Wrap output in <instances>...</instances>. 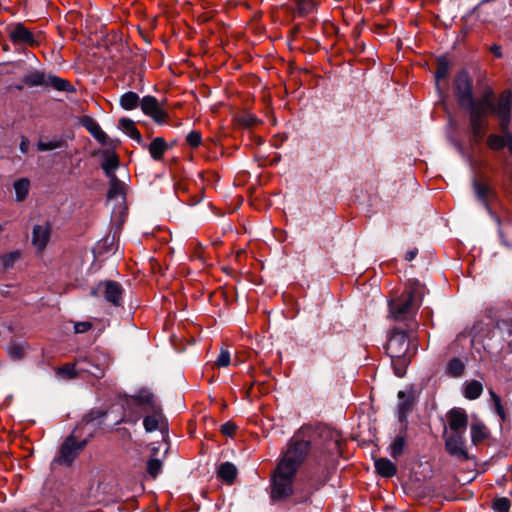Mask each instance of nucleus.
Returning <instances> with one entry per match:
<instances>
[{
	"label": "nucleus",
	"mask_w": 512,
	"mask_h": 512,
	"mask_svg": "<svg viewBox=\"0 0 512 512\" xmlns=\"http://www.w3.org/2000/svg\"><path fill=\"white\" fill-rule=\"evenodd\" d=\"M309 432L302 428L290 439L273 474L272 498L281 499L292 493L294 476L310 450Z\"/></svg>",
	"instance_id": "nucleus-1"
},
{
	"label": "nucleus",
	"mask_w": 512,
	"mask_h": 512,
	"mask_svg": "<svg viewBox=\"0 0 512 512\" xmlns=\"http://www.w3.org/2000/svg\"><path fill=\"white\" fill-rule=\"evenodd\" d=\"M512 107V95L509 91H503L497 102L491 90H487L478 99H472L463 109L469 111L472 133L476 139H481L486 129L485 117L489 114L496 116L500 121V127L508 134Z\"/></svg>",
	"instance_id": "nucleus-2"
},
{
	"label": "nucleus",
	"mask_w": 512,
	"mask_h": 512,
	"mask_svg": "<svg viewBox=\"0 0 512 512\" xmlns=\"http://www.w3.org/2000/svg\"><path fill=\"white\" fill-rule=\"evenodd\" d=\"M424 294L423 286L417 281L409 282L400 297L389 302L391 317L404 321L415 316Z\"/></svg>",
	"instance_id": "nucleus-3"
},
{
	"label": "nucleus",
	"mask_w": 512,
	"mask_h": 512,
	"mask_svg": "<svg viewBox=\"0 0 512 512\" xmlns=\"http://www.w3.org/2000/svg\"><path fill=\"white\" fill-rule=\"evenodd\" d=\"M139 408L144 412L151 411V415H147L144 418L143 425L147 432H153L160 428L164 419L160 412V408L154 403V396L151 393H145L139 396L132 397L125 403V410L128 411L131 408Z\"/></svg>",
	"instance_id": "nucleus-4"
},
{
	"label": "nucleus",
	"mask_w": 512,
	"mask_h": 512,
	"mask_svg": "<svg viewBox=\"0 0 512 512\" xmlns=\"http://www.w3.org/2000/svg\"><path fill=\"white\" fill-rule=\"evenodd\" d=\"M386 352L392 359H398L402 365H408L411 355L407 334L398 329L392 330L387 341Z\"/></svg>",
	"instance_id": "nucleus-5"
},
{
	"label": "nucleus",
	"mask_w": 512,
	"mask_h": 512,
	"mask_svg": "<svg viewBox=\"0 0 512 512\" xmlns=\"http://www.w3.org/2000/svg\"><path fill=\"white\" fill-rule=\"evenodd\" d=\"M23 83L28 87L45 86L57 91H73L69 81L53 74H45L42 71H31L23 77Z\"/></svg>",
	"instance_id": "nucleus-6"
},
{
	"label": "nucleus",
	"mask_w": 512,
	"mask_h": 512,
	"mask_svg": "<svg viewBox=\"0 0 512 512\" xmlns=\"http://www.w3.org/2000/svg\"><path fill=\"white\" fill-rule=\"evenodd\" d=\"M86 443V440L77 441L73 435L67 437L60 447L59 455L53 460L51 464L52 467L56 465L71 466L73 461L86 446Z\"/></svg>",
	"instance_id": "nucleus-7"
},
{
	"label": "nucleus",
	"mask_w": 512,
	"mask_h": 512,
	"mask_svg": "<svg viewBox=\"0 0 512 512\" xmlns=\"http://www.w3.org/2000/svg\"><path fill=\"white\" fill-rule=\"evenodd\" d=\"M8 35L14 45L34 47L39 44L36 36L20 23L10 26Z\"/></svg>",
	"instance_id": "nucleus-8"
},
{
	"label": "nucleus",
	"mask_w": 512,
	"mask_h": 512,
	"mask_svg": "<svg viewBox=\"0 0 512 512\" xmlns=\"http://www.w3.org/2000/svg\"><path fill=\"white\" fill-rule=\"evenodd\" d=\"M454 91L461 108H464L473 99L472 84L467 73L461 72L456 76Z\"/></svg>",
	"instance_id": "nucleus-9"
},
{
	"label": "nucleus",
	"mask_w": 512,
	"mask_h": 512,
	"mask_svg": "<svg viewBox=\"0 0 512 512\" xmlns=\"http://www.w3.org/2000/svg\"><path fill=\"white\" fill-rule=\"evenodd\" d=\"M445 447L447 452L460 460L468 458L465 449V433H444Z\"/></svg>",
	"instance_id": "nucleus-10"
},
{
	"label": "nucleus",
	"mask_w": 512,
	"mask_h": 512,
	"mask_svg": "<svg viewBox=\"0 0 512 512\" xmlns=\"http://www.w3.org/2000/svg\"><path fill=\"white\" fill-rule=\"evenodd\" d=\"M58 372L68 378H74L79 372H87L96 378H101L104 375L102 368L90 363L86 365V360H78L76 364H66L59 368Z\"/></svg>",
	"instance_id": "nucleus-11"
},
{
	"label": "nucleus",
	"mask_w": 512,
	"mask_h": 512,
	"mask_svg": "<svg viewBox=\"0 0 512 512\" xmlns=\"http://www.w3.org/2000/svg\"><path fill=\"white\" fill-rule=\"evenodd\" d=\"M448 427L446 433H465L468 425V415L462 408H453L447 413Z\"/></svg>",
	"instance_id": "nucleus-12"
},
{
	"label": "nucleus",
	"mask_w": 512,
	"mask_h": 512,
	"mask_svg": "<svg viewBox=\"0 0 512 512\" xmlns=\"http://www.w3.org/2000/svg\"><path fill=\"white\" fill-rule=\"evenodd\" d=\"M144 114L150 116L157 123L165 122L167 113L153 96H145L140 102Z\"/></svg>",
	"instance_id": "nucleus-13"
},
{
	"label": "nucleus",
	"mask_w": 512,
	"mask_h": 512,
	"mask_svg": "<svg viewBox=\"0 0 512 512\" xmlns=\"http://www.w3.org/2000/svg\"><path fill=\"white\" fill-rule=\"evenodd\" d=\"M83 127L101 144L108 145V135L101 129L96 120L90 116H83L80 120Z\"/></svg>",
	"instance_id": "nucleus-14"
},
{
	"label": "nucleus",
	"mask_w": 512,
	"mask_h": 512,
	"mask_svg": "<svg viewBox=\"0 0 512 512\" xmlns=\"http://www.w3.org/2000/svg\"><path fill=\"white\" fill-rule=\"evenodd\" d=\"M51 226L49 223L35 225L32 231V244L38 249L43 250L49 241Z\"/></svg>",
	"instance_id": "nucleus-15"
},
{
	"label": "nucleus",
	"mask_w": 512,
	"mask_h": 512,
	"mask_svg": "<svg viewBox=\"0 0 512 512\" xmlns=\"http://www.w3.org/2000/svg\"><path fill=\"white\" fill-rule=\"evenodd\" d=\"M104 297L109 303L118 306L122 301L123 289L121 285L114 281H107L104 283Z\"/></svg>",
	"instance_id": "nucleus-16"
},
{
	"label": "nucleus",
	"mask_w": 512,
	"mask_h": 512,
	"mask_svg": "<svg viewBox=\"0 0 512 512\" xmlns=\"http://www.w3.org/2000/svg\"><path fill=\"white\" fill-rule=\"evenodd\" d=\"M101 167L108 178L116 177L115 170L119 167L118 156L113 152H105Z\"/></svg>",
	"instance_id": "nucleus-17"
},
{
	"label": "nucleus",
	"mask_w": 512,
	"mask_h": 512,
	"mask_svg": "<svg viewBox=\"0 0 512 512\" xmlns=\"http://www.w3.org/2000/svg\"><path fill=\"white\" fill-rule=\"evenodd\" d=\"M471 441L477 445L488 437L487 427L479 420L472 422L470 426Z\"/></svg>",
	"instance_id": "nucleus-18"
},
{
	"label": "nucleus",
	"mask_w": 512,
	"mask_h": 512,
	"mask_svg": "<svg viewBox=\"0 0 512 512\" xmlns=\"http://www.w3.org/2000/svg\"><path fill=\"white\" fill-rule=\"evenodd\" d=\"M148 149L151 157L154 160L159 161L162 159L163 155L168 150V146L164 138L156 137L149 144Z\"/></svg>",
	"instance_id": "nucleus-19"
},
{
	"label": "nucleus",
	"mask_w": 512,
	"mask_h": 512,
	"mask_svg": "<svg viewBox=\"0 0 512 512\" xmlns=\"http://www.w3.org/2000/svg\"><path fill=\"white\" fill-rule=\"evenodd\" d=\"M398 397L400 399V402L398 403V418L400 421H403L412 410V396L410 394H406L404 391H399Z\"/></svg>",
	"instance_id": "nucleus-20"
},
{
	"label": "nucleus",
	"mask_w": 512,
	"mask_h": 512,
	"mask_svg": "<svg viewBox=\"0 0 512 512\" xmlns=\"http://www.w3.org/2000/svg\"><path fill=\"white\" fill-rule=\"evenodd\" d=\"M473 187L479 201L488 209V201L493 196V191L488 184L481 181H474Z\"/></svg>",
	"instance_id": "nucleus-21"
},
{
	"label": "nucleus",
	"mask_w": 512,
	"mask_h": 512,
	"mask_svg": "<svg viewBox=\"0 0 512 512\" xmlns=\"http://www.w3.org/2000/svg\"><path fill=\"white\" fill-rule=\"evenodd\" d=\"M119 128L127 134L130 138L137 141L138 143L142 142V136L140 132L137 130L135 123L128 118H121L119 120Z\"/></svg>",
	"instance_id": "nucleus-22"
},
{
	"label": "nucleus",
	"mask_w": 512,
	"mask_h": 512,
	"mask_svg": "<svg viewBox=\"0 0 512 512\" xmlns=\"http://www.w3.org/2000/svg\"><path fill=\"white\" fill-rule=\"evenodd\" d=\"M28 344L25 341H11L7 346V353L13 360H20L25 356Z\"/></svg>",
	"instance_id": "nucleus-23"
},
{
	"label": "nucleus",
	"mask_w": 512,
	"mask_h": 512,
	"mask_svg": "<svg viewBox=\"0 0 512 512\" xmlns=\"http://www.w3.org/2000/svg\"><path fill=\"white\" fill-rule=\"evenodd\" d=\"M217 474L224 482L232 484L237 476V468L230 462H224L219 466Z\"/></svg>",
	"instance_id": "nucleus-24"
},
{
	"label": "nucleus",
	"mask_w": 512,
	"mask_h": 512,
	"mask_svg": "<svg viewBox=\"0 0 512 512\" xmlns=\"http://www.w3.org/2000/svg\"><path fill=\"white\" fill-rule=\"evenodd\" d=\"M375 468L378 474L389 478L396 474V466L387 458H380L375 461Z\"/></svg>",
	"instance_id": "nucleus-25"
},
{
	"label": "nucleus",
	"mask_w": 512,
	"mask_h": 512,
	"mask_svg": "<svg viewBox=\"0 0 512 512\" xmlns=\"http://www.w3.org/2000/svg\"><path fill=\"white\" fill-rule=\"evenodd\" d=\"M109 190L107 197L109 200L113 199H124V184L121 182L117 177H111L109 178Z\"/></svg>",
	"instance_id": "nucleus-26"
},
{
	"label": "nucleus",
	"mask_w": 512,
	"mask_h": 512,
	"mask_svg": "<svg viewBox=\"0 0 512 512\" xmlns=\"http://www.w3.org/2000/svg\"><path fill=\"white\" fill-rule=\"evenodd\" d=\"M483 392V385L477 380L467 382L464 386V397L469 400H475L481 396Z\"/></svg>",
	"instance_id": "nucleus-27"
},
{
	"label": "nucleus",
	"mask_w": 512,
	"mask_h": 512,
	"mask_svg": "<svg viewBox=\"0 0 512 512\" xmlns=\"http://www.w3.org/2000/svg\"><path fill=\"white\" fill-rule=\"evenodd\" d=\"M16 201H23L29 193L30 181L27 178H20L13 184Z\"/></svg>",
	"instance_id": "nucleus-28"
},
{
	"label": "nucleus",
	"mask_w": 512,
	"mask_h": 512,
	"mask_svg": "<svg viewBox=\"0 0 512 512\" xmlns=\"http://www.w3.org/2000/svg\"><path fill=\"white\" fill-rule=\"evenodd\" d=\"M139 96L137 93L129 91L120 98V105L125 110H132L139 105Z\"/></svg>",
	"instance_id": "nucleus-29"
},
{
	"label": "nucleus",
	"mask_w": 512,
	"mask_h": 512,
	"mask_svg": "<svg viewBox=\"0 0 512 512\" xmlns=\"http://www.w3.org/2000/svg\"><path fill=\"white\" fill-rule=\"evenodd\" d=\"M64 141L61 138H53L51 140H39L37 143V149L39 151H52L63 147Z\"/></svg>",
	"instance_id": "nucleus-30"
},
{
	"label": "nucleus",
	"mask_w": 512,
	"mask_h": 512,
	"mask_svg": "<svg viewBox=\"0 0 512 512\" xmlns=\"http://www.w3.org/2000/svg\"><path fill=\"white\" fill-rule=\"evenodd\" d=\"M298 14L301 16L312 13L318 5L317 0H295Z\"/></svg>",
	"instance_id": "nucleus-31"
},
{
	"label": "nucleus",
	"mask_w": 512,
	"mask_h": 512,
	"mask_svg": "<svg viewBox=\"0 0 512 512\" xmlns=\"http://www.w3.org/2000/svg\"><path fill=\"white\" fill-rule=\"evenodd\" d=\"M464 364L458 358H453L449 361L447 366V373L453 377H459L464 372Z\"/></svg>",
	"instance_id": "nucleus-32"
},
{
	"label": "nucleus",
	"mask_w": 512,
	"mask_h": 512,
	"mask_svg": "<svg viewBox=\"0 0 512 512\" xmlns=\"http://www.w3.org/2000/svg\"><path fill=\"white\" fill-rule=\"evenodd\" d=\"M19 256L20 254L17 251L3 255L0 259V268L3 270L12 268Z\"/></svg>",
	"instance_id": "nucleus-33"
},
{
	"label": "nucleus",
	"mask_w": 512,
	"mask_h": 512,
	"mask_svg": "<svg viewBox=\"0 0 512 512\" xmlns=\"http://www.w3.org/2000/svg\"><path fill=\"white\" fill-rule=\"evenodd\" d=\"M404 447H405L404 437H402V436L396 437L394 439V441L392 442V444L390 445V448H389L390 455L393 458H398L403 453Z\"/></svg>",
	"instance_id": "nucleus-34"
},
{
	"label": "nucleus",
	"mask_w": 512,
	"mask_h": 512,
	"mask_svg": "<svg viewBox=\"0 0 512 512\" xmlns=\"http://www.w3.org/2000/svg\"><path fill=\"white\" fill-rule=\"evenodd\" d=\"M506 139L503 136L491 134L487 139L488 146L493 150H500L506 146Z\"/></svg>",
	"instance_id": "nucleus-35"
},
{
	"label": "nucleus",
	"mask_w": 512,
	"mask_h": 512,
	"mask_svg": "<svg viewBox=\"0 0 512 512\" xmlns=\"http://www.w3.org/2000/svg\"><path fill=\"white\" fill-rule=\"evenodd\" d=\"M147 473L152 477L156 478L162 470V462L159 459L151 458L147 462Z\"/></svg>",
	"instance_id": "nucleus-36"
},
{
	"label": "nucleus",
	"mask_w": 512,
	"mask_h": 512,
	"mask_svg": "<svg viewBox=\"0 0 512 512\" xmlns=\"http://www.w3.org/2000/svg\"><path fill=\"white\" fill-rule=\"evenodd\" d=\"M449 73V64L445 59H439L437 70L435 72V77L437 79V82H439L442 79H445Z\"/></svg>",
	"instance_id": "nucleus-37"
},
{
	"label": "nucleus",
	"mask_w": 512,
	"mask_h": 512,
	"mask_svg": "<svg viewBox=\"0 0 512 512\" xmlns=\"http://www.w3.org/2000/svg\"><path fill=\"white\" fill-rule=\"evenodd\" d=\"M493 509L496 512H508L510 509V501L507 498H497L493 502Z\"/></svg>",
	"instance_id": "nucleus-38"
},
{
	"label": "nucleus",
	"mask_w": 512,
	"mask_h": 512,
	"mask_svg": "<svg viewBox=\"0 0 512 512\" xmlns=\"http://www.w3.org/2000/svg\"><path fill=\"white\" fill-rule=\"evenodd\" d=\"M230 353L228 350L222 349L217 357L215 364L218 367H227L230 364Z\"/></svg>",
	"instance_id": "nucleus-39"
},
{
	"label": "nucleus",
	"mask_w": 512,
	"mask_h": 512,
	"mask_svg": "<svg viewBox=\"0 0 512 512\" xmlns=\"http://www.w3.org/2000/svg\"><path fill=\"white\" fill-rule=\"evenodd\" d=\"M187 143L193 147L196 148L201 144V134L198 131H191L187 137H186Z\"/></svg>",
	"instance_id": "nucleus-40"
},
{
	"label": "nucleus",
	"mask_w": 512,
	"mask_h": 512,
	"mask_svg": "<svg viewBox=\"0 0 512 512\" xmlns=\"http://www.w3.org/2000/svg\"><path fill=\"white\" fill-rule=\"evenodd\" d=\"M491 394V397L494 401V407H495V412L496 414L502 419L504 420L505 419V412H504V408L501 404V399L498 395H496L494 392H490Z\"/></svg>",
	"instance_id": "nucleus-41"
},
{
	"label": "nucleus",
	"mask_w": 512,
	"mask_h": 512,
	"mask_svg": "<svg viewBox=\"0 0 512 512\" xmlns=\"http://www.w3.org/2000/svg\"><path fill=\"white\" fill-rule=\"evenodd\" d=\"M92 328V323L89 321L77 322L74 324V332L76 334L85 333Z\"/></svg>",
	"instance_id": "nucleus-42"
},
{
	"label": "nucleus",
	"mask_w": 512,
	"mask_h": 512,
	"mask_svg": "<svg viewBox=\"0 0 512 512\" xmlns=\"http://www.w3.org/2000/svg\"><path fill=\"white\" fill-rule=\"evenodd\" d=\"M392 364L394 367V372L398 377H403L405 374V368L407 365H402L398 359H393Z\"/></svg>",
	"instance_id": "nucleus-43"
},
{
	"label": "nucleus",
	"mask_w": 512,
	"mask_h": 512,
	"mask_svg": "<svg viewBox=\"0 0 512 512\" xmlns=\"http://www.w3.org/2000/svg\"><path fill=\"white\" fill-rule=\"evenodd\" d=\"M236 430V426L233 423L227 422L221 426V431L226 435H233Z\"/></svg>",
	"instance_id": "nucleus-44"
},
{
	"label": "nucleus",
	"mask_w": 512,
	"mask_h": 512,
	"mask_svg": "<svg viewBox=\"0 0 512 512\" xmlns=\"http://www.w3.org/2000/svg\"><path fill=\"white\" fill-rule=\"evenodd\" d=\"M30 141L27 137H22L20 142V151L26 154L29 151Z\"/></svg>",
	"instance_id": "nucleus-45"
},
{
	"label": "nucleus",
	"mask_w": 512,
	"mask_h": 512,
	"mask_svg": "<svg viewBox=\"0 0 512 512\" xmlns=\"http://www.w3.org/2000/svg\"><path fill=\"white\" fill-rule=\"evenodd\" d=\"M417 255V250H410L405 254V259L407 261H412Z\"/></svg>",
	"instance_id": "nucleus-46"
},
{
	"label": "nucleus",
	"mask_w": 512,
	"mask_h": 512,
	"mask_svg": "<svg viewBox=\"0 0 512 512\" xmlns=\"http://www.w3.org/2000/svg\"><path fill=\"white\" fill-rule=\"evenodd\" d=\"M94 418H92V413L87 415L84 419H83V422H86V424H89Z\"/></svg>",
	"instance_id": "nucleus-47"
},
{
	"label": "nucleus",
	"mask_w": 512,
	"mask_h": 512,
	"mask_svg": "<svg viewBox=\"0 0 512 512\" xmlns=\"http://www.w3.org/2000/svg\"><path fill=\"white\" fill-rule=\"evenodd\" d=\"M493 52L495 53V55H496L497 57H500V56H501L500 48H499V47H495V48L493 49Z\"/></svg>",
	"instance_id": "nucleus-48"
},
{
	"label": "nucleus",
	"mask_w": 512,
	"mask_h": 512,
	"mask_svg": "<svg viewBox=\"0 0 512 512\" xmlns=\"http://www.w3.org/2000/svg\"><path fill=\"white\" fill-rule=\"evenodd\" d=\"M139 417H140L139 415H136L134 418L128 419L127 421H131V422L135 423L138 421Z\"/></svg>",
	"instance_id": "nucleus-49"
},
{
	"label": "nucleus",
	"mask_w": 512,
	"mask_h": 512,
	"mask_svg": "<svg viewBox=\"0 0 512 512\" xmlns=\"http://www.w3.org/2000/svg\"><path fill=\"white\" fill-rule=\"evenodd\" d=\"M254 122H256V118L250 117L249 121H248V124L250 125V124H253Z\"/></svg>",
	"instance_id": "nucleus-50"
},
{
	"label": "nucleus",
	"mask_w": 512,
	"mask_h": 512,
	"mask_svg": "<svg viewBox=\"0 0 512 512\" xmlns=\"http://www.w3.org/2000/svg\"><path fill=\"white\" fill-rule=\"evenodd\" d=\"M2 230H3V226H2V225H0V232H1Z\"/></svg>",
	"instance_id": "nucleus-51"
},
{
	"label": "nucleus",
	"mask_w": 512,
	"mask_h": 512,
	"mask_svg": "<svg viewBox=\"0 0 512 512\" xmlns=\"http://www.w3.org/2000/svg\"><path fill=\"white\" fill-rule=\"evenodd\" d=\"M510 149H511V153H512V145H511V148H510Z\"/></svg>",
	"instance_id": "nucleus-52"
}]
</instances>
